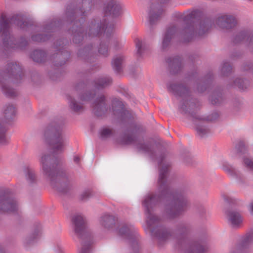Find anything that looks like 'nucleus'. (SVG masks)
<instances>
[{
	"instance_id": "obj_1",
	"label": "nucleus",
	"mask_w": 253,
	"mask_h": 253,
	"mask_svg": "<svg viewBox=\"0 0 253 253\" xmlns=\"http://www.w3.org/2000/svg\"><path fill=\"white\" fill-rule=\"evenodd\" d=\"M62 128L61 125L51 124L48 126L45 130V140L51 147L53 153V155L44 154L40 159L43 171L46 174L56 172V167L58 160L55 155L63 153L66 146L67 140L63 133Z\"/></svg>"
},
{
	"instance_id": "obj_2",
	"label": "nucleus",
	"mask_w": 253,
	"mask_h": 253,
	"mask_svg": "<svg viewBox=\"0 0 253 253\" xmlns=\"http://www.w3.org/2000/svg\"><path fill=\"white\" fill-rule=\"evenodd\" d=\"M146 132V128L141 124H133L128 130V133H125L118 139V142L122 145L134 144L139 152L148 153L152 159L158 160L160 174H167L171 172V165L166 163V153L161 154L159 158H156L152 146L149 142H145L141 135Z\"/></svg>"
},
{
	"instance_id": "obj_3",
	"label": "nucleus",
	"mask_w": 253,
	"mask_h": 253,
	"mask_svg": "<svg viewBox=\"0 0 253 253\" xmlns=\"http://www.w3.org/2000/svg\"><path fill=\"white\" fill-rule=\"evenodd\" d=\"M12 23L24 30H27L31 26L22 15H14L9 19L5 13L0 14V34L1 33L3 46L5 50L17 47L23 48L28 44V41L24 38H20L18 42H17L14 37L10 34V26Z\"/></svg>"
},
{
	"instance_id": "obj_4",
	"label": "nucleus",
	"mask_w": 253,
	"mask_h": 253,
	"mask_svg": "<svg viewBox=\"0 0 253 253\" xmlns=\"http://www.w3.org/2000/svg\"><path fill=\"white\" fill-rule=\"evenodd\" d=\"M168 89L175 95L181 98L179 105V110L181 114L201 120L196 113L199 102L192 97V92L187 84L185 82L171 84Z\"/></svg>"
},
{
	"instance_id": "obj_5",
	"label": "nucleus",
	"mask_w": 253,
	"mask_h": 253,
	"mask_svg": "<svg viewBox=\"0 0 253 253\" xmlns=\"http://www.w3.org/2000/svg\"><path fill=\"white\" fill-rule=\"evenodd\" d=\"M197 15V12L193 11L183 16L184 21L189 23L184 29L177 32V36L180 42H189L192 39L194 35L203 36L207 33L211 28L212 22L211 19L208 18L200 20L197 24L194 23L193 19Z\"/></svg>"
},
{
	"instance_id": "obj_6",
	"label": "nucleus",
	"mask_w": 253,
	"mask_h": 253,
	"mask_svg": "<svg viewBox=\"0 0 253 253\" xmlns=\"http://www.w3.org/2000/svg\"><path fill=\"white\" fill-rule=\"evenodd\" d=\"M24 77L22 68L19 63L11 61L8 62L4 68L0 70V85L2 92L7 97H14L17 92L10 87L11 83H17Z\"/></svg>"
},
{
	"instance_id": "obj_7",
	"label": "nucleus",
	"mask_w": 253,
	"mask_h": 253,
	"mask_svg": "<svg viewBox=\"0 0 253 253\" xmlns=\"http://www.w3.org/2000/svg\"><path fill=\"white\" fill-rule=\"evenodd\" d=\"M85 87L84 83L80 82L76 85L72 94L67 96L69 108L72 112L80 113L84 109L83 103L77 100V96L82 101H88L93 97L94 94L90 91L83 92Z\"/></svg>"
},
{
	"instance_id": "obj_8",
	"label": "nucleus",
	"mask_w": 253,
	"mask_h": 253,
	"mask_svg": "<svg viewBox=\"0 0 253 253\" xmlns=\"http://www.w3.org/2000/svg\"><path fill=\"white\" fill-rule=\"evenodd\" d=\"M113 27V24L108 22L106 18L92 19L88 22L86 34L91 38L99 37L103 34V37L108 38L110 36Z\"/></svg>"
},
{
	"instance_id": "obj_9",
	"label": "nucleus",
	"mask_w": 253,
	"mask_h": 253,
	"mask_svg": "<svg viewBox=\"0 0 253 253\" xmlns=\"http://www.w3.org/2000/svg\"><path fill=\"white\" fill-rule=\"evenodd\" d=\"M92 1L93 0H82L78 8H76L74 5L72 4L68 6L65 13L66 17L72 22L76 19H80L83 23L84 21V17L91 11Z\"/></svg>"
},
{
	"instance_id": "obj_10",
	"label": "nucleus",
	"mask_w": 253,
	"mask_h": 253,
	"mask_svg": "<svg viewBox=\"0 0 253 253\" xmlns=\"http://www.w3.org/2000/svg\"><path fill=\"white\" fill-rule=\"evenodd\" d=\"M216 26L225 31H231L237 25V19L234 15L229 13L219 14L215 19Z\"/></svg>"
},
{
	"instance_id": "obj_11",
	"label": "nucleus",
	"mask_w": 253,
	"mask_h": 253,
	"mask_svg": "<svg viewBox=\"0 0 253 253\" xmlns=\"http://www.w3.org/2000/svg\"><path fill=\"white\" fill-rule=\"evenodd\" d=\"M91 107L92 112L95 116H105L109 110L106 96L102 93L97 94L92 103Z\"/></svg>"
},
{
	"instance_id": "obj_12",
	"label": "nucleus",
	"mask_w": 253,
	"mask_h": 253,
	"mask_svg": "<svg viewBox=\"0 0 253 253\" xmlns=\"http://www.w3.org/2000/svg\"><path fill=\"white\" fill-rule=\"evenodd\" d=\"M245 42L249 50L253 52V30L242 31L234 35L231 40L234 45Z\"/></svg>"
},
{
	"instance_id": "obj_13",
	"label": "nucleus",
	"mask_w": 253,
	"mask_h": 253,
	"mask_svg": "<svg viewBox=\"0 0 253 253\" xmlns=\"http://www.w3.org/2000/svg\"><path fill=\"white\" fill-rule=\"evenodd\" d=\"M65 19L67 22L73 23L71 29L70 30V31L72 33L73 36V42L75 44L81 43L84 39V34L82 24V20L80 19H76L72 22L71 20H68L66 17V16H65Z\"/></svg>"
},
{
	"instance_id": "obj_14",
	"label": "nucleus",
	"mask_w": 253,
	"mask_h": 253,
	"mask_svg": "<svg viewBox=\"0 0 253 253\" xmlns=\"http://www.w3.org/2000/svg\"><path fill=\"white\" fill-rule=\"evenodd\" d=\"M77 55L81 60L88 63L93 62L97 55L95 44L92 43L86 44L84 48L79 50Z\"/></svg>"
},
{
	"instance_id": "obj_15",
	"label": "nucleus",
	"mask_w": 253,
	"mask_h": 253,
	"mask_svg": "<svg viewBox=\"0 0 253 253\" xmlns=\"http://www.w3.org/2000/svg\"><path fill=\"white\" fill-rule=\"evenodd\" d=\"M103 10L104 12L103 18H106L109 22L108 16L116 17L121 14L122 6L120 3L117 0H111L105 5Z\"/></svg>"
},
{
	"instance_id": "obj_16",
	"label": "nucleus",
	"mask_w": 253,
	"mask_h": 253,
	"mask_svg": "<svg viewBox=\"0 0 253 253\" xmlns=\"http://www.w3.org/2000/svg\"><path fill=\"white\" fill-rule=\"evenodd\" d=\"M164 13V9L158 4H152L148 12V22L152 27L160 19Z\"/></svg>"
},
{
	"instance_id": "obj_17",
	"label": "nucleus",
	"mask_w": 253,
	"mask_h": 253,
	"mask_svg": "<svg viewBox=\"0 0 253 253\" xmlns=\"http://www.w3.org/2000/svg\"><path fill=\"white\" fill-rule=\"evenodd\" d=\"M112 110L115 115L123 120L129 118L130 114L128 111L124 109L122 102L117 98H114L112 101Z\"/></svg>"
},
{
	"instance_id": "obj_18",
	"label": "nucleus",
	"mask_w": 253,
	"mask_h": 253,
	"mask_svg": "<svg viewBox=\"0 0 253 253\" xmlns=\"http://www.w3.org/2000/svg\"><path fill=\"white\" fill-rule=\"evenodd\" d=\"M126 57L123 54H117L113 56L111 64L114 71L117 74H121L125 65Z\"/></svg>"
},
{
	"instance_id": "obj_19",
	"label": "nucleus",
	"mask_w": 253,
	"mask_h": 253,
	"mask_svg": "<svg viewBox=\"0 0 253 253\" xmlns=\"http://www.w3.org/2000/svg\"><path fill=\"white\" fill-rule=\"evenodd\" d=\"M70 54L67 50L58 51L51 57V60L55 66L63 65L70 58Z\"/></svg>"
},
{
	"instance_id": "obj_20",
	"label": "nucleus",
	"mask_w": 253,
	"mask_h": 253,
	"mask_svg": "<svg viewBox=\"0 0 253 253\" xmlns=\"http://www.w3.org/2000/svg\"><path fill=\"white\" fill-rule=\"evenodd\" d=\"M167 62L169 64V72L171 74H177L182 68L181 59L178 56L168 58Z\"/></svg>"
},
{
	"instance_id": "obj_21",
	"label": "nucleus",
	"mask_w": 253,
	"mask_h": 253,
	"mask_svg": "<svg viewBox=\"0 0 253 253\" xmlns=\"http://www.w3.org/2000/svg\"><path fill=\"white\" fill-rule=\"evenodd\" d=\"M177 32V28L174 25L169 26L165 33L163 42L162 49L166 50L169 45L171 39Z\"/></svg>"
},
{
	"instance_id": "obj_22",
	"label": "nucleus",
	"mask_w": 253,
	"mask_h": 253,
	"mask_svg": "<svg viewBox=\"0 0 253 253\" xmlns=\"http://www.w3.org/2000/svg\"><path fill=\"white\" fill-rule=\"evenodd\" d=\"M211 72H208L205 77L197 84V91L200 93L204 92L210 86L213 80Z\"/></svg>"
},
{
	"instance_id": "obj_23",
	"label": "nucleus",
	"mask_w": 253,
	"mask_h": 253,
	"mask_svg": "<svg viewBox=\"0 0 253 253\" xmlns=\"http://www.w3.org/2000/svg\"><path fill=\"white\" fill-rule=\"evenodd\" d=\"M112 83V79L110 77L103 76L94 81V86L97 89H102L110 85Z\"/></svg>"
},
{
	"instance_id": "obj_24",
	"label": "nucleus",
	"mask_w": 253,
	"mask_h": 253,
	"mask_svg": "<svg viewBox=\"0 0 253 253\" xmlns=\"http://www.w3.org/2000/svg\"><path fill=\"white\" fill-rule=\"evenodd\" d=\"M210 100L213 105H218L222 103L224 100L223 93L220 89H214L211 95Z\"/></svg>"
},
{
	"instance_id": "obj_25",
	"label": "nucleus",
	"mask_w": 253,
	"mask_h": 253,
	"mask_svg": "<svg viewBox=\"0 0 253 253\" xmlns=\"http://www.w3.org/2000/svg\"><path fill=\"white\" fill-rule=\"evenodd\" d=\"M31 57L35 62L42 63L46 61L47 54L46 52L43 50L36 49L32 52Z\"/></svg>"
},
{
	"instance_id": "obj_26",
	"label": "nucleus",
	"mask_w": 253,
	"mask_h": 253,
	"mask_svg": "<svg viewBox=\"0 0 253 253\" xmlns=\"http://www.w3.org/2000/svg\"><path fill=\"white\" fill-rule=\"evenodd\" d=\"M110 41H108L107 38L106 40H103L100 42L97 50L99 55L104 57H107L110 55V50L108 47Z\"/></svg>"
},
{
	"instance_id": "obj_27",
	"label": "nucleus",
	"mask_w": 253,
	"mask_h": 253,
	"mask_svg": "<svg viewBox=\"0 0 253 253\" xmlns=\"http://www.w3.org/2000/svg\"><path fill=\"white\" fill-rule=\"evenodd\" d=\"M3 113L4 118L6 120H12L16 114L15 107L12 104H6L3 107Z\"/></svg>"
},
{
	"instance_id": "obj_28",
	"label": "nucleus",
	"mask_w": 253,
	"mask_h": 253,
	"mask_svg": "<svg viewBox=\"0 0 253 253\" xmlns=\"http://www.w3.org/2000/svg\"><path fill=\"white\" fill-rule=\"evenodd\" d=\"M62 23L61 19H56L45 25L44 28V32L46 33L54 32L60 27Z\"/></svg>"
},
{
	"instance_id": "obj_29",
	"label": "nucleus",
	"mask_w": 253,
	"mask_h": 253,
	"mask_svg": "<svg viewBox=\"0 0 253 253\" xmlns=\"http://www.w3.org/2000/svg\"><path fill=\"white\" fill-rule=\"evenodd\" d=\"M249 85L250 82L249 80L240 78H237L233 81V83L231 86L237 87L241 89L244 90L247 89L249 86Z\"/></svg>"
},
{
	"instance_id": "obj_30",
	"label": "nucleus",
	"mask_w": 253,
	"mask_h": 253,
	"mask_svg": "<svg viewBox=\"0 0 253 253\" xmlns=\"http://www.w3.org/2000/svg\"><path fill=\"white\" fill-rule=\"evenodd\" d=\"M196 131L198 135L203 137L207 136L211 133V129L204 125V122H201L196 124Z\"/></svg>"
},
{
	"instance_id": "obj_31",
	"label": "nucleus",
	"mask_w": 253,
	"mask_h": 253,
	"mask_svg": "<svg viewBox=\"0 0 253 253\" xmlns=\"http://www.w3.org/2000/svg\"><path fill=\"white\" fill-rule=\"evenodd\" d=\"M232 71V66L230 63L227 62H223L222 64L220 73L222 77H227L230 75Z\"/></svg>"
},
{
	"instance_id": "obj_32",
	"label": "nucleus",
	"mask_w": 253,
	"mask_h": 253,
	"mask_svg": "<svg viewBox=\"0 0 253 253\" xmlns=\"http://www.w3.org/2000/svg\"><path fill=\"white\" fill-rule=\"evenodd\" d=\"M135 46L137 49V54L138 56H141L145 52V51L148 49V46L145 43L142 42L139 39H136L135 40Z\"/></svg>"
},
{
	"instance_id": "obj_33",
	"label": "nucleus",
	"mask_w": 253,
	"mask_h": 253,
	"mask_svg": "<svg viewBox=\"0 0 253 253\" xmlns=\"http://www.w3.org/2000/svg\"><path fill=\"white\" fill-rule=\"evenodd\" d=\"M50 35L37 34L31 37V39L35 42H43L49 39Z\"/></svg>"
},
{
	"instance_id": "obj_34",
	"label": "nucleus",
	"mask_w": 253,
	"mask_h": 253,
	"mask_svg": "<svg viewBox=\"0 0 253 253\" xmlns=\"http://www.w3.org/2000/svg\"><path fill=\"white\" fill-rule=\"evenodd\" d=\"M241 70L243 72H249L253 76V63L250 61L244 62L241 66Z\"/></svg>"
},
{
	"instance_id": "obj_35",
	"label": "nucleus",
	"mask_w": 253,
	"mask_h": 253,
	"mask_svg": "<svg viewBox=\"0 0 253 253\" xmlns=\"http://www.w3.org/2000/svg\"><path fill=\"white\" fill-rule=\"evenodd\" d=\"M20 172L23 174H34L36 171L32 166L29 164H25L22 166Z\"/></svg>"
},
{
	"instance_id": "obj_36",
	"label": "nucleus",
	"mask_w": 253,
	"mask_h": 253,
	"mask_svg": "<svg viewBox=\"0 0 253 253\" xmlns=\"http://www.w3.org/2000/svg\"><path fill=\"white\" fill-rule=\"evenodd\" d=\"M68 41L66 39H62L56 41L54 43V48L57 51H61L63 49L64 46L67 44Z\"/></svg>"
},
{
	"instance_id": "obj_37",
	"label": "nucleus",
	"mask_w": 253,
	"mask_h": 253,
	"mask_svg": "<svg viewBox=\"0 0 253 253\" xmlns=\"http://www.w3.org/2000/svg\"><path fill=\"white\" fill-rule=\"evenodd\" d=\"M5 128L0 124V144L2 145L6 144L8 142L5 135Z\"/></svg>"
},
{
	"instance_id": "obj_38",
	"label": "nucleus",
	"mask_w": 253,
	"mask_h": 253,
	"mask_svg": "<svg viewBox=\"0 0 253 253\" xmlns=\"http://www.w3.org/2000/svg\"><path fill=\"white\" fill-rule=\"evenodd\" d=\"M108 41H110V43L112 45L113 48L115 50H118L122 48L123 45L116 39H110L109 37L107 38Z\"/></svg>"
},
{
	"instance_id": "obj_39",
	"label": "nucleus",
	"mask_w": 253,
	"mask_h": 253,
	"mask_svg": "<svg viewBox=\"0 0 253 253\" xmlns=\"http://www.w3.org/2000/svg\"><path fill=\"white\" fill-rule=\"evenodd\" d=\"M113 133V130L108 128H103L100 131V136L102 138L110 137Z\"/></svg>"
},
{
	"instance_id": "obj_40",
	"label": "nucleus",
	"mask_w": 253,
	"mask_h": 253,
	"mask_svg": "<svg viewBox=\"0 0 253 253\" xmlns=\"http://www.w3.org/2000/svg\"><path fill=\"white\" fill-rule=\"evenodd\" d=\"M243 162L246 168L253 170V159L244 157Z\"/></svg>"
},
{
	"instance_id": "obj_41",
	"label": "nucleus",
	"mask_w": 253,
	"mask_h": 253,
	"mask_svg": "<svg viewBox=\"0 0 253 253\" xmlns=\"http://www.w3.org/2000/svg\"><path fill=\"white\" fill-rule=\"evenodd\" d=\"M219 116V115L218 113L214 112L208 116L206 117V120L209 122H213L216 120L218 118Z\"/></svg>"
},
{
	"instance_id": "obj_42",
	"label": "nucleus",
	"mask_w": 253,
	"mask_h": 253,
	"mask_svg": "<svg viewBox=\"0 0 253 253\" xmlns=\"http://www.w3.org/2000/svg\"><path fill=\"white\" fill-rule=\"evenodd\" d=\"M236 148L239 152L244 153L246 151L245 144L243 141H239L236 146Z\"/></svg>"
},
{
	"instance_id": "obj_43",
	"label": "nucleus",
	"mask_w": 253,
	"mask_h": 253,
	"mask_svg": "<svg viewBox=\"0 0 253 253\" xmlns=\"http://www.w3.org/2000/svg\"><path fill=\"white\" fill-rule=\"evenodd\" d=\"M243 54L239 51H235L230 55V58L233 60L238 59L242 57Z\"/></svg>"
},
{
	"instance_id": "obj_44",
	"label": "nucleus",
	"mask_w": 253,
	"mask_h": 253,
	"mask_svg": "<svg viewBox=\"0 0 253 253\" xmlns=\"http://www.w3.org/2000/svg\"><path fill=\"white\" fill-rule=\"evenodd\" d=\"M223 168L226 172L236 173L238 172L235 168L232 167L230 166L224 165Z\"/></svg>"
},
{
	"instance_id": "obj_45",
	"label": "nucleus",
	"mask_w": 253,
	"mask_h": 253,
	"mask_svg": "<svg viewBox=\"0 0 253 253\" xmlns=\"http://www.w3.org/2000/svg\"><path fill=\"white\" fill-rule=\"evenodd\" d=\"M231 220L233 224H237L241 221V218L238 214L234 215L231 217Z\"/></svg>"
},
{
	"instance_id": "obj_46",
	"label": "nucleus",
	"mask_w": 253,
	"mask_h": 253,
	"mask_svg": "<svg viewBox=\"0 0 253 253\" xmlns=\"http://www.w3.org/2000/svg\"><path fill=\"white\" fill-rule=\"evenodd\" d=\"M198 58L199 56L197 54H191L189 56V59L192 62L196 61Z\"/></svg>"
},
{
	"instance_id": "obj_47",
	"label": "nucleus",
	"mask_w": 253,
	"mask_h": 253,
	"mask_svg": "<svg viewBox=\"0 0 253 253\" xmlns=\"http://www.w3.org/2000/svg\"><path fill=\"white\" fill-rule=\"evenodd\" d=\"M184 162L187 164H190L192 162V158L190 156H188L184 158Z\"/></svg>"
},
{
	"instance_id": "obj_48",
	"label": "nucleus",
	"mask_w": 253,
	"mask_h": 253,
	"mask_svg": "<svg viewBox=\"0 0 253 253\" xmlns=\"http://www.w3.org/2000/svg\"><path fill=\"white\" fill-rule=\"evenodd\" d=\"M74 162L77 164H79L80 163L81 159L78 156H75L74 157Z\"/></svg>"
},
{
	"instance_id": "obj_49",
	"label": "nucleus",
	"mask_w": 253,
	"mask_h": 253,
	"mask_svg": "<svg viewBox=\"0 0 253 253\" xmlns=\"http://www.w3.org/2000/svg\"><path fill=\"white\" fill-rule=\"evenodd\" d=\"M159 2L162 4H168L169 3L170 0H159Z\"/></svg>"
},
{
	"instance_id": "obj_50",
	"label": "nucleus",
	"mask_w": 253,
	"mask_h": 253,
	"mask_svg": "<svg viewBox=\"0 0 253 253\" xmlns=\"http://www.w3.org/2000/svg\"><path fill=\"white\" fill-rule=\"evenodd\" d=\"M125 95L128 98H130V95L128 93H127V92L125 93Z\"/></svg>"
},
{
	"instance_id": "obj_51",
	"label": "nucleus",
	"mask_w": 253,
	"mask_h": 253,
	"mask_svg": "<svg viewBox=\"0 0 253 253\" xmlns=\"http://www.w3.org/2000/svg\"><path fill=\"white\" fill-rule=\"evenodd\" d=\"M251 209H252V211H253V204H252V205H251Z\"/></svg>"
}]
</instances>
